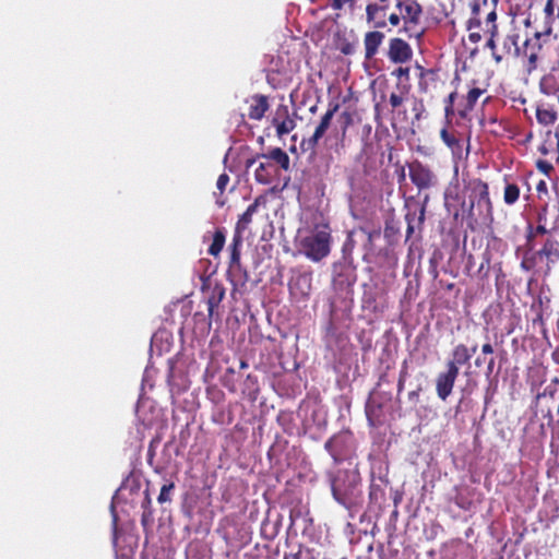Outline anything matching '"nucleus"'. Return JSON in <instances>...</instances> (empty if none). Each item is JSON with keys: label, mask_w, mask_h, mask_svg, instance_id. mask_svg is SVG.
<instances>
[{"label": "nucleus", "mask_w": 559, "mask_h": 559, "mask_svg": "<svg viewBox=\"0 0 559 559\" xmlns=\"http://www.w3.org/2000/svg\"><path fill=\"white\" fill-rule=\"evenodd\" d=\"M331 492L337 503L353 510L362 502L361 477L356 469H337L329 474Z\"/></svg>", "instance_id": "nucleus-1"}, {"label": "nucleus", "mask_w": 559, "mask_h": 559, "mask_svg": "<svg viewBox=\"0 0 559 559\" xmlns=\"http://www.w3.org/2000/svg\"><path fill=\"white\" fill-rule=\"evenodd\" d=\"M471 194L468 203L463 202L462 212L466 216L467 224L474 228L479 221L492 223L493 206L489 195V186L481 179H474L469 182Z\"/></svg>", "instance_id": "nucleus-2"}, {"label": "nucleus", "mask_w": 559, "mask_h": 559, "mask_svg": "<svg viewBox=\"0 0 559 559\" xmlns=\"http://www.w3.org/2000/svg\"><path fill=\"white\" fill-rule=\"evenodd\" d=\"M258 167L254 169V179L261 185H270L278 175V168L289 169L290 159L288 154L281 147H274L265 154H257L254 157L246 160V169L252 167L259 159Z\"/></svg>", "instance_id": "nucleus-3"}, {"label": "nucleus", "mask_w": 559, "mask_h": 559, "mask_svg": "<svg viewBox=\"0 0 559 559\" xmlns=\"http://www.w3.org/2000/svg\"><path fill=\"white\" fill-rule=\"evenodd\" d=\"M396 9L403 17L404 32L408 38L419 39L425 34V27L421 24L423 7L417 0H396Z\"/></svg>", "instance_id": "nucleus-4"}, {"label": "nucleus", "mask_w": 559, "mask_h": 559, "mask_svg": "<svg viewBox=\"0 0 559 559\" xmlns=\"http://www.w3.org/2000/svg\"><path fill=\"white\" fill-rule=\"evenodd\" d=\"M552 33V31L542 27L527 36L522 44V56L526 58L525 67L528 73L537 69L538 61L543 58L544 49L549 44Z\"/></svg>", "instance_id": "nucleus-5"}, {"label": "nucleus", "mask_w": 559, "mask_h": 559, "mask_svg": "<svg viewBox=\"0 0 559 559\" xmlns=\"http://www.w3.org/2000/svg\"><path fill=\"white\" fill-rule=\"evenodd\" d=\"M539 259L545 262L546 273L559 262V240L554 237H548L542 248L533 253L525 252L521 267L525 271H531L536 266V261Z\"/></svg>", "instance_id": "nucleus-6"}, {"label": "nucleus", "mask_w": 559, "mask_h": 559, "mask_svg": "<svg viewBox=\"0 0 559 559\" xmlns=\"http://www.w3.org/2000/svg\"><path fill=\"white\" fill-rule=\"evenodd\" d=\"M331 234L326 229L317 230L300 241L301 253L313 262H319L330 254Z\"/></svg>", "instance_id": "nucleus-7"}, {"label": "nucleus", "mask_w": 559, "mask_h": 559, "mask_svg": "<svg viewBox=\"0 0 559 559\" xmlns=\"http://www.w3.org/2000/svg\"><path fill=\"white\" fill-rule=\"evenodd\" d=\"M324 449L332 456L334 464H340L354 455V436L349 430L340 431L326 440Z\"/></svg>", "instance_id": "nucleus-8"}, {"label": "nucleus", "mask_w": 559, "mask_h": 559, "mask_svg": "<svg viewBox=\"0 0 559 559\" xmlns=\"http://www.w3.org/2000/svg\"><path fill=\"white\" fill-rule=\"evenodd\" d=\"M340 105L337 103L329 104V108L325 114L321 117L320 122L314 129L313 134L309 139H305L301 142V146L305 150H314L319 143V141L324 136L328 129L331 127L332 119L335 112L338 110Z\"/></svg>", "instance_id": "nucleus-9"}, {"label": "nucleus", "mask_w": 559, "mask_h": 559, "mask_svg": "<svg viewBox=\"0 0 559 559\" xmlns=\"http://www.w3.org/2000/svg\"><path fill=\"white\" fill-rule=\"evenodd\" d=\"M408 175L418 190L429 189L436 183V176L432 170L419 160L408 164Z\"/></svg>", "instance_id": "nucleus-10"}, {"label": "nucleus", "mask_w": 559, "mask_h": 559, "mask_svg": "<svg viewBox=\"0 0 559 559\" xmlns=\"http://www.w3.org/2000/svg\"><path fill=\"white\" fill-rule=\"evenodd\" d=\"M388 58L393 63H406L413 58V49L406 40L393 37L389 40Z\"/></svg>", "instance_id": "nucleus-11"}, {"label": "nucleus", "mask_w": 559, "mask_h": 559, "mask_svg": "<svg viewBox=\"0 0 559 559\" xmlns=\"http://www.w3.org/2000/svg\"><path fill=\"white\" fill-rule=\"evenodd\" d=\"M459 373L460 372L454 369V366L450 367L445 365V371L440 372L437 376L436 392L440 400L447 401V399L451 395Z\"/></svg>", "instance_id": "nucleus-12"}, {"label": "nucleus", "mask_w": 559, "mask_h": 559, "mask_svg": "<svg viewBox=\"0 0 559 559\" xmlns=\"http://www.w3.org/2000/svg\"><path fill=\"white\" fill-rule=\"evenodd\" d=\"M471 16L466 21L467 31L481 29L485 26L486 14L489 11L488 0H472Z\"/></svg>", "instance_id": "nucleus-13"}, {"label": "nucleus", "mask_w": 559, "mask_h": 559, "mask_svg": "<svg viewBox=\"0 0 559 559\" xmlns=\"http://www.w3.org/2000/svg\"><path fill=\"white\" fill-rule=\"evenodd\" d=\"M272 124L275 127L278 136H284L295 129L296 122L290 117L287 105L281 104L277 106Z\"/></svg>", "instance_id": "nucleus-14"}, {"label": "nucleus", "mask_w": 559, "mask_h": 559, "mask_svg": "<svg viewBox=\"0 0 559 559\" xmlns=\"http://www.w3.org/2000/svg\"><path fill=\"white\" fill-rule=\"evenodd\" d=\"M380 3H369L366 7V21L373 28L386 27V10L389 0H379Z\"/></svg>", "instance_id": "nucleus-15"}, {"label": "nucleus", "mask_w": 559, "mask_h": 559, "mask_svg": "<svg viewBox=\"0 0 559 559\" xmlns=\"http://www.w3.org/2000/svg\"><path fill=\"white\" fill-rule=\"evenodd\" d=\"M477 350V345L468 348L465 344H457L453 347L451 359L445 365L452 367L460 372V367L469 362L473 354Z\"/></svg>", "instance_id": "nucleus-16"}, {"label": "nucleus", "mask_w": 559, "mask_h": 559, "mask_svg": "<svg viewBox=\"0 0 559 559\" xmlns=\"http://www.w3.org/2000/svg\"><path fill=\"white\" fill-rule=\"evenodd\" d=\"M379 29L380 28H374L373 31L367 32L364 36L366 60H372L374 58L384 40L385 36Z\"/></svg>", "instance_id": "nucleus-17"}, {"label": "nucleus", "mask_w": 559, "mask_h": 559, "mask_svg": "<svg viewBox=\"0 0 559 559\" xmlns=\"http://www.w3.org/2000/svg\"><path fill=\"white\" fill-rule=\"evenodd\" d=\"M440 138L443 143L451 150L452 155L456 158H461L464 152V144L461 134L455 130H448L443 128L440 131Z\"/></svg>", "instance_id": "nucleus-18"}, {"label": "nucleus", "mask_w": 559, "mask_h": 559, "mask_svg": "<svg viewBox=\"0 0 559 559\" xmlns=\"http://www.w3.org/2000/svg\"><path fill=\"white\" fill-rule=\"evenodd\" d=\"M497 19L498 15L495 12V9L489 10L486 14L485 26L483 27L484 34L489 36L486 47L491 51L496 50V38L499 35Z\"/></svg>", "instance_id": "nucleus-19"}, {"label": "nucleus", "mask_w": 559, "mask_h": 559, "mask_svg": "<svg viewBox=\"0 0 559 559\" xmlns=\"http://www.w3.org/2000/svg\"><path fill=\"white\" fill-rule=\"evenodd\" d=\"M266 204V198L264 195H259L254 199L253 203H251L247 210L242 213V215L239 217L237 224H236V231L238 234H241L245 231L250 223L252 222L253 214L257 213L258 207L260 205Z\"/></svg>", "instance_id": "nucleus-20"}, {"label": "nucleus", "mask_w": 559, "mask_h": 559, "mask_svg": "<svg viewBox=\"0 0 559 559\" xmlns=\"http://www.w3.org/2000/svg\"><path fill=\"white\" fill-rule=\"evenodd\" d=\"M269 98L262 94H255L250 99L248 117L251 120H261L269 110Z\"/></svg>", "instance_id": "nucleus-21"}, {"label": "nucleus", "mask_w": 559, "mask_h": 559, "mask_svg": "<svg viewBox=\"0 0 559 559\" xmlns=\"http://www.w3.org/2000/svg\"><path fill=\"white\" fill-rule=\"evenodd\" d=\"M412 90L411 83L396 82L395 90L390 94L389 103L394 112L407 99Z\"/></svg>", "instance_id": "nucleus-22"}, {"label": "nucleus", "mask_w": 559, "mask_h": 559, "mask_svg": "<svg viewBox=\"0 0 559 559\" xmlns=\"http://www.w3.org/2000/svg\"><path fill=\"white\" fill-rule=\"evenodd\" d=\"M366 416L371 426H377L382 416V404L377 401L373 394L370 395L365 407Z\"/></svg>", "instance_id": "nucleus-23"}, {"label": "nucleus", "mask_w": 559, "mask_h": 559, "mask_svg": "<svg viewBox=\"0 0 559 559\" xmlns=\"http://www.w3.org/2000/svg\"><path fill=\"white\" fill-rule=\"evenodd\" d=\"M485 93H486V90L480 88L478 86H474V87L469 88V91L467 92V94L465 96L464 109L459 112L460 116L463 118L466 117V115L474 109L479 97Z\"/></svg>", "instance_id": "nucleus-24"}, {"label": "nucleus", "mask_w": 559, "mask_h": 559, "mask_svg": "<svg viewBox=\"0 0 559 559\" xmlns=\"http://www.w3.org/2000/svg\"><path fill=\"white\" fill-rule=\"evenodd\" d=\"M536 119L545 127L551 126L557 120V112L550 106L539 105L536 108Z\"/></svg>", "instance_id": "nucleus-25"}, {"label": "nucleus", "mask_w": 559, "mask_h": 559, "mask_svg": "<svg viewBox=\"0 0 559 559\" xmlns=\"http://www.w3.org/2000/svg\"><path fill=\"white\" fill-rule=\"evenodd\" d=\"M230 181L229 176L226 173H223L218 176L216 181L217 191L213 192L215 198V203L218 207H223L226 204V199L224 198V192Z\"/></svg>", "instance_id": "nucleus-26"}, {"label": "nucleus", "mask_w": 559, "mask_h": 559, "mask_svg": "<svg viewBox=\"0 0 559 559\" xmlns=\"http://www.w3.org/2000/svg\"><path fill=\"white\" fill-rule=\"evenodd\" d=\"M504 181L503 202L510 206L519 201L521 188L518 183L508 181L507 177L504 178Z\"/></svg>", "instance_id": "nucleus-27"}, {"label": "nucleus", "mask_w": 559, "mask_h": 559, "mask_svg": "<svg viewBox=\"0 0 559 559\" xmlns=\"http://www.w3.org/2000/svg\"><path fill=\"white\" fill-rule=\"evenodd\" d=\"M520 35L516 32L510 33L504 37L503 49L510 53L513 49L514 56H522V46L519 45Z\"/></svg>", "instance_id": "nucleus-28"}, {"label": "nucleus", "mask_w": 559, "mask_h": 559, "mask_svg": "<svg viewBox=\"0 0 559 559\" xmlns=\"http://www.w3.org/2000/svg\"><path fill=\"white\" fill-rule=\"evenodd\" d=\"M242 243V239L240 234L236 231V235L233 238V242L230 245V261L231 267L239 269L240 267V247Z\"/></svg>", "instance_id": "nucleus-29"}, {"label": "nucleus", "mask_w": 559, "mask_h": 559, "mask_svg": "<svg viewBox=\"0 0 559 559\" xmlns=\"http://www.w3.org/2000/svg\"><path fill=\"white\" fill-rule=\"evenodd\" d=\"M224 296H225V290L223 287L216 286L213 289L212 295L207 299V311H209L210 318L213 317L215 308L218 307V305L223 300Z\"/></svg>", "instance_id": "nucleus-30"}, {"label": "nucleus", "mask_w": 559, "mask_h": 559, "mask_svg": "<svg viewBox=\"0 0 559 559\" xmlns=\"http://www.w3.org/2000/svg\"><path fill=\"white\" fill-rule=\"evenodd\" d=\"M225 245V231L223 229H217L214 233L213 241L211 246L209 247V254L213 257H217L219 252L222 251L223 247Z\"/></svg>", "instance_id": "nucleus-31"}, {"label": "nucleus", "mask_w": 559, "mask_h": 559, "mask_svg": "<svg viewBox=\"0 0 559 559\" xmlns=\"http://www.w3.org/2000/svg\"><path fill=\"white\" fill-rule=\"evenodd\" d=\"M545 19L543 22V28L554 32L555 23V0H547L544 7Z\"/></svg>", "instance_id": "nucleus-32"}, {"label": "nucleus", "mask_w": 559, "mask_h": 559, "mask_svg": "<svg viewBox=\"0 0 559 559\" xmlns=\"http://www.w3.org/2000/svg\"><path fill=\"white\" fill-rule=\"evenodd\" d=\"M228 273L233 277L235 285L243 286L249 281L248 272L242 267L241 264L239 269H234L231 267V262H229Z\"/></svg>", "instance_id": "nucleus-33"}, {"label": "nucleus", "mask_w": 559, "mask_h": 559, "mask_svg": "<svg viewBox=\"0 0 559 559\" xmlns=\"http://www.w3.org/2000/svg\"><path fill=\"white\" fill-rule=\"evenodd\" d=\"M176 486L174 481H169L167 484H164L160 488L159 495L157 497V502L159 504H164L167 502H171L173 500V493Z\"/></svg>", "instance_id": "nucleus-34"}, {"label": "nucleus", "mask_w": 559, "mask_h": 559, "mask_svg": "<svg viewBox=\"0 0 559 559\" xmlns=\"http://www.w3.org/2000/svg\"><path fill=\"white\" fill-rule=\"evenodd\" d=\"M559 394V379L554 378L549 384H547L543 392L537 394V399H555Z\"/></svg>", "instance_id": "nucleus-35"}, {"label": "nucleus", "mask_w": 559, "mask_h": 559, "mask_svg": "<svg viewBox=\"0 0 559 559\" xmlns=\"http://www.w3.org/2000/svg\"><path fill=\"white\" fill-rule=\"evenodd\" d=\"M385 497L382 484L371 483L369 486V500L371 503H378Z\"/></svg>", "instance_id": "nucleus-36"}, {"label": "nucleus", "mask_w": 559, "mask_h": 559, "mask_svg": "<svg viewBox=\"0 0 559 559\" xmlns=\"http://www.w3.org/2000/svg\"><path fill=\"white\" fill-rule=\"evenodd\" d=\"M392 75L397 79V82H407L409 83V68L408 67H399L392 72Z\"/></svg>", "instance_id": "nucleus-37"}, {"label": "nucleus", "mask_w": 559, "mask_h": 559, "mask_svg": "<svg viewBox=\"0 0 559 559\" xmlns=\"http://www.w3.org/2000/svg\"><path fill=\"white\" fill-rule=\"evenodd\" d=\"M456 96H457V93L456 92H452L449 94L448 98L445 99V108H444V112H445V117L449 118V117H452L454 115V102L456 99Z\"/></svg>", "instance_id": "nucleus-38"}, {"label": "nucleus", "mask_w": 559, "mask_h": 559, "mask_svg": "<svg viewBox=\"0 0 559 559\" xmlns=\"http://www.w3.org/2000/svg\"><path fill=\"white\" fill-rule=\"evenodd\" d=\"M417 69L420 71L419 73V83H418V87L421 92H426L428 86H427V83L424 82V78L427 75V74H435V71L431 70V69H425L424 67L417 64Z\"/></svg>", "instance_id": "nucleus-39"}, {"label": "nucleus", "mask_w": 559, "mask_h": 559, "mask_svg": "<svg viewBox=\"0 0 559 559\" xmlns=\"http://www.w3.org/2000/svg\"><path fill=\"white\" fill-rule=\"evenodd\" d=\"M536 168L546 176H549L554 170L552 164L546 159H538L536 162Z\"/></svg>", "instance_id": "nucleus-40"}, {"label": "nucleus", "mask_w": 559, "mask_h": 559, "mask_svg": "<svg viewBox=\"0 0 559 559\" xmlns=\"http://www.w3.org/2000/svg\"><path fill=\"white\" fill-rule=\"evenodd\" d=\"M415 218H416V214L415 213H407L405 215V221L407 223V228H406V239H409L412 237V235L414 234V230H415Z\"/></svg>", "instance_id": "nucleus-41"}, {"label": "nucleus", "mask_w": 559, "mask_h": 559, "mask_svg": "<svg viewBox=\"0 0 559 559\" xmlns=\"http://www.w3.org/2000/svg\"><path fill=\"white\" fill-rule=\"evenodd\" d=\"M356 0H331L330 7L335 11H341L345 5L353 8Z\"/></svg>", "instance_id": "nucleus-42"}, {"label": "nucleus", "mask_w": 559, "mask_h": 559, "mask_svg": "<svg viewBox=\"0 0 559 559\" xmlns=\"http://www.w3.org/2000/svg\"><path fill=\"white\" fill-rule=\"evenodd\" d=\"M537 236V234L535 233V228L533 227L532 224H528L527 227H526V246L528 248V251L531 253V251L533 250V245H532V240Z\"/></svg>", "instance_id": "nucleus-43"}, {"label": "nucleus", "mask_w": 559, "mask_h": 559, "mask_svg": "<svg viewBox=\"0 0 559 559\" xmlns=\"http://www.w3.org/2000/svg\"><path fill=\"white\" fill-rule=\"evenodd\" d=\"M153 523V511H145L143 510L142 516H141V524L144 528L148 527Z\"/></svg>", "instance_id": "nucleus-44"}, {"label": "nucleus", "mask_w": 559, "mask_h": 559, "mask_svg": "<svg viewBox=\"0 0 559 559\" xmlns=\"http://www.w3.org/2000/svg\"><path fill=\"white\" fill-rule=\"evenodd\" d=\"M141 507L145 511H153V509H152V499H151L148 490H145V492H144V499L142 501Z\"/></svg>", "instance_id": "nucleus-45"}, {"label": "nucleus", "mask_w": 559, "mask_h": 559, "mask_svg": "<svg viewBox=\"0 0 559 559\" xmlns=\"http://www.w3.org/2000/svg\"><path fill=\"white\" fill-rule=\"evenodd\" d=\"M495 362L496 360L493 357H490L487 361V367L485 371V376L487 379H489L495 373Z\"/></svg>", "instance_id": "nucleus-46"}, {"label": "nucleus", "mask_w": 559, "mask_h": 559, "mask_svg": "<svg viewBox=\"0 0 559 559\" xmlns=\"http://www.w3.org/2000/svg\"><path fill=\"white\" fill-rule=\"evenodd\" d=\"M388 20H389V23L394 27L399 26L401 24V22H403V17L400 12H399V14H396V13L390 14Z\"/></svg>", "instance_id": "nucleus-47"}, {"label": "nucleus", "mask_w": 559, "mask_h": 559, "mask_svg": "<svg viewBox=\"0 0 559 559\" xmlns=\"http://www.w3.org/2000/svg\"><path fill=\"white\" fill-rule=\"evenodd\" d=\"M421 391V386H418L416 390L408 392L407 397L409 402L417 404L419 402V394Z\"/></svg>", "instance_id": "nucleus-48"}, {"label": "nucleus", "mask_w": 559, "mask_h": 559, "mask_svg": "<svg viewBox=\"0 0 559 559\" xmlns=\"http://www.w3.org/2000/svg\"><path fill=\"white\" fill-rule=\"evenodd\" d=\"M495 352L493 346L490 342L484 343L481 345V354L483 355H492Z\"/></svg>", "instance_id": "nucleus-49"}, {"label": "nucleus", "mask_w": 559, "mask_h": 559, "mask_svg": "<svg viewBox=\"0 0 559 559\" xmlns=\"http://www.w3.org/2000/svg\"><path fill=\"white\" fill-rule=\"evenodd\" d=\"M341 117L344 121L343 133H345L347 127L352 123V115L347 111H344Z\"/></svg>", "instance_id": "nucleus-50"}, {"label": "nucleus", "mask_w": 559, "mask_h": 559, "mask_svg": "<svg viewBox=\"0 0 559 559\" xmlns=\"http://www.w3.org/2000/svg\"><path fill=\"white\" fill-rule=\"evenodd\" d=\"M469 35H468V39L471 43L473 44H477L483 38V35L480 34V32H473V31H469Z\"/></svg>", "instance_id": "nucleus-51"}, {"label": "nucleus", "mask_w": 559, "mask_h": 559, "mask_svg": "<svg viewBox=\"0 0 559 559\" xmlns=\"http://www.w3.org/2000/svg\"><path fill=\"white\" fill-rule=\"evenodd\" d=\"M547 215V207H543L542 211L537 214V223L545 224Z\"/></svg>", "instance_id": "nucleus-52"}, {"label": "nucleus", "mask_w": 559, "mask_h": 559, "mask_svg": "<svg viewBox=\"0 0 559 559\" xmlns=\"http://www.w3.org/2000/svg\"><path fill=\"white\" fill-rule=\"evenodd\" d=\"M535 228V233L538 235H546L549 234V229L546 228L545 224H537Z\"/></svg>", "instance_id": "nucleus-53"}, {"label": "nucleus", "mask_w": 559, "mask_h": 559, "mask_svg": "<svg viewBox=\"0 0 559 559\" xmlns=\"http://www.w3.org/2000/svg\"><path fill=\"white\" fill-rule=\"evenodd\" d=\"M407 377H408L407 364H406V361H404L402 365V368L400 370L399 379L406 380Z\"/></svg>", "instance_id": "nucleus-54"}, {"label": "nucleus", "mask_w": 559, "mask_h": 559, "mask_svg": "<svg viewBox=\"0 0 559 559\" xmlns=\"http://www.w3.org/2000/svg\"><path fill=\"white\" fill-rule=\"evenodd\" d=\"M423 109H424L423 102H419L418 105L414 106L413 110L416 112L415 117H416L417 120L420 119Z\"/></svg>", "instance_id": "nucleus-55"}, {"label": "nucleus", "mask_w": 559, "mask_h": 559, "mask_svg": "<svg viewBox=\"0 0 559 559\" xmlns=\"http://www.w3.org/2000/svg\"><path fill=\"white\" fill-rule=\"evenodd\" d=\"M536 190L538 193H547V183L545 180H540L537 185H536Z\"/></svg>", "instance_id": "nucleus-56"}, {"label": "nucleus", "mask_w": 559, "mask_h": 559, "mask_svg": "<svg viewBox=\"0 0 559 559\" xmlns=\"http://www.w3.org/2000/svg\"><path fill=\"white\" fill-rule=\"evenodd\" d=\"M425 206H421L420 211H419V216H418V225L421 226L425 222Z\"/></svg>", "instance_id": "nucleus-57"}, {"label": "nucleus", "mask_w": 559, "mask_h": 559, "mask_svg": "<svg viewBox=\"0 0 559 559\" xmlns=\"http://www.w3.org/2000/svg\"><path fill=\"white\" fill-rule=\"evenodd\" d=\"M406 175H405V168L404 166L401 167L400 174H399V183H402L405 181Z\"/></svg>", "instance_id": "nucleus-58"}, {"label": "nucleus", "mask_w": 559, "mask_h": 559, "mask_svg": "<svg viewBox=\"0 0 559 559\" xmlns=\"http://www.w3.org/2000/svg\"><path fill=\"white\" fill-rule=\"evenodd\" d=\"M538 151L543 154V155H547L549 153V148L547 146L546 143L542 144L539 147H538Z\"/></svg>", "instance_id": "nucleus-59"}, {"label": "nucleus", "mask_w": 559, "mask_h": 559, "mask_svg": "<svg viewBox=\"0 0 559 559\" xmlns=\"http://www.w3.org/2000/svg\"><path fill=\"white\" fill-rule=\"evenodd\" d=\"M405 381H406V380H401V379H399V381H397V394H401V393H402V391L404 390Z\"/></svg>", "instance_id": "nucleus-60"}, {"label": "nucleus", "mask_w": 559, "mask_h": 559, "mask_svg": "<svg viewBox=\"0 0 559 559\" xmlns=\"http://www.w3.org/2000/svg\"><path fill=\"white\" fill-rule=\"evenodd\" d=\"M284 559H300V552L285 555Z\"/></svg>", "instance_id": "nucleus-61"}, {"label": "nucleus", "mask_w": 559, "mask_h": 559, "mask_svg": "<svg viewBox=\"0 0 559 559\" xmlns=\"http://www.w3.org/2000/svg\"><path fill=\"white\" fill-rule=\"evenodd\" d=\"M485 362V359L480 356L476 357L474 364L476 367H480Z\"/></svg>", "instance_id": "nucleus-62"}, {"label": "nucleus", "mask_w": 559, "mask_h": 559, "mask_svg": "<svg viewBox=\"0 0 559 559\" xmlns=\"http://www.w3.org/2000/svg\"><path fill=\"white\" fill-rule=\"evenodd\" d=\"M536 323H540L542 325L544 324V319H543V314H542V313H539V314L537 316V318H535V319L533 320V324H536Z\"/></svg>", "instance_id": "nucleus-63"}, {"label": "nucleus", "mask_w": 559, "mask_h": 559, "mask_svg": "<svg viewBox=\"0 0 559 559\" xmlns=\"http://www.w3.org/2000/svg\"><path fill=\"white\" fill-rule=\"evenodd\" d=\"M498 2H499V0H491V2L489 3V10L495 9V12L497 13Z\"/></svg>", "instance_id": "nucleus-64"}]
</instances>
